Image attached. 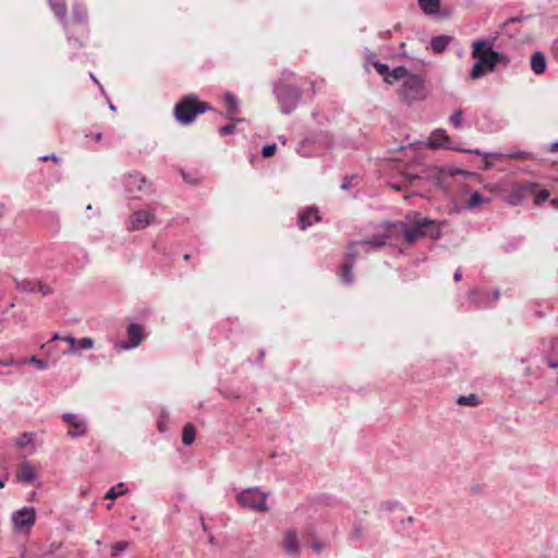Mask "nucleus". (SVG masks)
<instances>
[{
    "instance_id": "obj_42",
    "label": "nucleus",
    "mask_w": 558,
    "mask_h": 558,
    "mask_svg": "<svg viewBox=\"0 0 558 558\" xmlns=\"http://www.w3.org/2000/svg\"><path fill=\"white\" fill-rule=\"evenodd\" d=\"M311 547L315 553H319L325 548V544L322 542H314Z\"/></svg>"
},
{
    "instance_id": "obj_20",
    "label": "nucleus",
    "mask_w": 558,
    "mask_h": 558,
    "mask_svg": "<svg viewBox=\"0 0 558 558\" xmlns=\"http://www.w3.org/2000/svg\"><path fill=\"white\" fill-rule=\"evenodd\" d=\"M420 8L427 15H436L440 11V0H417Z\"/></svg>"
},
{
    "instance_id": "obj_15",
    "label": "nucleus",
    "mask_w": 558,
    "mask_h": 558,
    "mask_svg": "<svg viewBox=\"0 0 558 558\" xmlns=\"http://www.w3.org/2000/svg\"><path fill=\"white\" fill-rule=\"evenodd\" d=\"M124 184L129 193H135L144 189L146 179L138 172H131L126 175Z\"/></svg>"
},
{
    "instance_id": "obj_53",
    "label": "nucleus",
    "mask_w": 558,
    "mask_h": 558,
    "mask_svg": "<svg viewBox=\"0 0 558 558\" xmlns=\"http://www.w3.org/2000/svg\"><path fill=\"white\" fill-rule=\"evenodd\" d=\"M468 153L481 155L482 153L478 149H468Z\"/></svg>"
},
{
    "instance_id": "obj_44",
    "label": "nucleus",
    "mask_w": 558,
    "mask_h": 558,
    "mask_svg": "<svg viewBox=\"0 0 558 558\" xmlns=\"http://www.w3.org/2000/svg\"><path fill=\"white\" fill-rule=\"evenodd\" d=\"M461 278H462V271H461V269L459 268V269H457V271L454 272L453 279H454V281H456V282H458V281H460V280H461Z\"/></svg>"
},
{
    "instance_id": "obj_54",
    "label": "nucleus",
    "mask_w": 558,
    "mask_h": 558,
    "mask_svg": "<svg viewBox=\"0 0 558 558\" xmlns=\"http://www.w3.org/2000/svg\"><path fill=\"white\" fill-rule=\"evenodd\" d=\"M499 298V292L498 291H495L494 294H493V301H497Z\"/></svg>"
},
{
    "instance_id": "obj_25",
    "label": "nucleus",
    "mask_w": 558,
    "mask_h": 558,
    "mask_svg": "<svg viewBox=\"0 0 558 558\" xmlns=\"http://www.w3.org/2000/svg\"><path fill=\"white\" fill-rule=\"evenodd\" d=\"M49 4L52 9V11L54 12V14L60 19V20H64L65 17V14H66V7L64 4V2L62 1H54V0H49Z\"/></svg>"
},
{
    "instance_id": "obj_9",
    "label": "nucleus",
    "mask_w": 558,
    "mask_h": 558,
    "mask_svg": "<svg viewBox=\"0 0 558 558\" xmlns=\"http://www.w3.org/2000/svg\"><path fill=\"white\" fill-rule=\"evenodd\" d=\"M280 547L286 555L298 558L301 554V544L295 529H287L281 538Z\"/></svg>"
},
{
    "instance_id": "obj_47",
    "label": "nucleus",
    "mask_w": 558,
    "mask_h": 558,
    "mask_svg": "<svg viewBox=\"0 0 558 558\" xmlns=\"http://www.w3.org/2000/svg\"><path fill=\"white\" fill-rule=\"evenodd\" d=\"M17 364H19V362H15L14 360H9L5 362H2L3 366H11V365H17Z\"/></svg>"
},
{
    "instance_id": "obj_45",
    "label": "nucleus",
    "mask_w": 558,
    "mask_h": 558,
    "mask_svg": "<svg viewBox=\"0 0 558 558\" xmlns=\"http://www.w3.org/2000/svg\"><path fill=\"white\" fill-rule=\"evenodd\" d=\"M90 78L99 86L101 93L105 94L104 87L99 84V82L97 81V78L95 77V75L93 73H90Z\"/></svg>"
},
{
    "instance_id": "obj_11",
    "label": "nucleus",
    "mask_w": 558,
    "mask_h": 558,
    "mask_svg": "<svg viewBox=\"0 0 558 558\" xmlns=\"http://www.w3.org/2000/svg\"><path fill=\"white\" fill-rule=\"evenodd\" d=\"M62 420L70 426V429L68 430V436L70 438H78L87 434V422L81 415L73 413H64L62 415Z\"/></svg>"
},
{
    "instance_id": "obj_22",
    "label": "nucleus",
    "mask_w": 558,
    "mask_h": 558,
    "mask_svg": "<svg viewBox=\"0 0 558 558\" xmlns=\"http://www.w3.org/2000/svg\"><path fill=\"white\" fill-rule=\"evenodd\" d=\"M488 202H490L489 198H484L478 192H473L470 194L469 201L465 204V208L474 209Z\"/></svg>"
},
{
    "instance_id": "obj_8",
    "label": "nucleus",
    "mask_w": 558,
    "mask_h": 558,
    "mask_svg": "<svg viewBox=\"0 0 558 558\" xmlns=\"http://www.w3.org/2000/svg\"><path fill=\"white\" fill-rule=\"evenodd\" d=\"M276 95L282 113L288 114L295 109L300 98V93L296 87L281 86L276 89Z\"/></svg>"
},
{
    "instance_id": "obj_14",
    "label": "nucleus",
    "mask_w": 558,
    "mask_h": 558,
    "mask_svg": "<svg viewBox=\"0 0 558 558\" xmlns=\"http://www.w3.org/2000/svg\"><path fill=\"white\" fill-rule=\"evenodd\" d=\"M16 477L22 483L34 484L37 481L38 472L29 461L24 460L20 465Z\"/></svg>"
},
{
    "instance_id": "obj_12",
    "label": "nucleus",
    "mask_w": 558,
    "mask_h": 558,
    "mask_svg": "<svg viewBox=\"0 0 558 558\" xmlns=\"http://www.w3.org/2000/svg\"><path fill=\"white\" fill-rule=\"evenodd\" d=\"M129 342H117L114 349L119 352L137 348L143 340V328L137 324H131L128 327Z\"/></svg>"
},
{
    "instance_id": "obj_57",
    "label": "nucleus",
    "mask_w": 558,
    "mask_h": 558,
    "mask_svg": "<svg viewBox=\"0 0 558 558\" xmlns=\"http://www.w3.org/2000/svg\"><path fill=\"white\" fill-rule=\"evenodd\" d=\"M556 149H558V142L553 144V147H551V150H556Z\"/></svg>"
},
{
    "instance_id": "obj_16",
    "label": "nucleus",
    "mask_w": 558,
    "mask_h": 558,
    "mask_svg": "<svg viewBox=\"0 0 558 558\" xmlns=\"http://www.w3.org/2000/svg\"><path fill=\"white\" fill-rule=\"evenodd\" d=\"M448 140L446 131L438 129L432 133L426 145L433 148L449 147Z\"/></svg>"
},
{
    "instance_id": "obj_5",
    "label": "nucleus",
    "mask_w": 558,
    "mask_h": 558,
    "mask_svg": "<svg viewBox=\"0 0 558 558\" xmlns=\"http://www.w3.org/2000/svg\"><path fill=\"white\" fill-rule=\"evenodd\" d=\"M267 498L268 494L263 493L256 487L246 488L236 496L238 502L242 507L255 512L268 511V506L266 504Z\"/></svg>"
},
{
    "instance_id": "obj_40",
    "label": "nucleus",
    "mask_w": 558,
    "mask_h": 558,
    "mask_svg": "<svg viewBox=\"0 0 558 558\" xmlns=\"http://www.w3.org/2000/svg\"><path fill=\"white\" fill-rule=\"evenodd\" d=\"M234 131H235V125L234 124H227V125L221 126L219 129V133L221 135L232 134Z\"/></svg>"
},
{
    "instance_id": "obj_51",
    "label": "nucleus",
    "mask_w": 558,
    "mask_h": 558,
    "mask_svg": "<svg viewBox=\"0 0 558 558\" xmlns=\"http://www.w3.org/2000/svg\"><path fill=\"white\" fill-rule=\"evenodd\" d=\"M430 235H432V238L437 239V238H439V236H440V231H439V230H436V232H435V233H430Z\"/></svg>"
},
{
    "instance_id": "obj_19",
    "label": "nucleus",
    "mask_w": 558,
    "mask_h": 558,
    "mask_svg": "<svg viewBox=\"0 0 558 558\" xmlns=\"http://www.w3.org/2000/svg\"><path fill=\"white\" fill-rule=\"evenodd\" d=\"M452 37L449 35H440L430 39V48L435 53L444 52L451 43Z\"/></svg>"
},
{
    "instance_id": "obj_6",
    "label": "nucleus",
    "mask_w": 558,
    "mask_h": 558,
    "mask_svg": "<svg viewBox=\"0 0 558 558\" xmlns=\"http://www.w3.org/2000/svg\"><path fill=\"white\" fill-rule=\"evenodd\" d=\"M400 97L411 104L413 101L423 100L426 97L424 81L420 75L411 74L403 81L400 90Z\"/></svg>"
},
{
    "instance_id": "obj_13",
    "label": "nucleus",
    "mask_w": 558,
    "mask_h": 558,
    "mask_svg": "<svg viewBox=\"0 0 558 558\" xmlns=\"http://www.w3.org/2000/svg\"><path fill=\"white\" fill-rule=\"evenodd\" d=\"M535 187L536 184L532 182L514 184L507 196V203L511 206L519 205Z\"/></svg>"
},
{
    "instance_id": "obj_23",
    "label": "nucleus",
    "mask_w": 558,
    "mask_h": 558,
    "mask_svg": "<svg viewBox=\"0 0 558 558\" xmlns=\"http://www.w3.org/2000/svg\"><path fill=\"white\" fill-rule=\"evenodd\" d=\"M195 439V428L192 424H186L183 428L182 442L191 446Z\"/></svg>"
},
{
    "instance_id": "obj_41",
    "label": "nucleus",
    "mask_w": 558,
    "mask_h": 558,
    "mask_svg": "<svg viewBox=\"0 0 558 558\" xmlns=\"http://www.w3.org/2000/svg\"><path fill=\"white\" fill-rule=\"evenodd\" d=\"M74 16L75 19L77 20V22H83L86 17V12L83 10V11H78V8L75 7L74 9Z\"/></svg>"
},
{
    "instance_id": "obj_59",
    "label": "nucleus",
    "mask_w": 558,
    "mask_h": 558,
    "mask_svg": "<svg viewBox=\"0 0 558 558\" xmlns=\"http://www.w3.org/2000/svg\"><path fill=\"white\" fill-rule=\"evenodd\" d=\"M110 110L114 111L116 110V107L113 105H110L109 106Z\"/></svg>"
},
{
    "instance_id": "obj_49",
    "label": "nucleus",
    "mask_w": 558,
    "mask_h": 558,
    "mask_svg": "<svg viewBox=\"0 0 558 558\" xmlns=\"http://www.w3.org/2000/svg\"><path fill=\"white\" fill-rule=\"evenodd\" d=\"M50 548H51V549H54V550H58V549H60V548H61V543H52V544L50 545Z\"/></svg>"
},
{
    "instance_id": "obj_28",
    "label": "nucleus",
    "mask_w": 558,
    "mask_h": 558,
    "mask_svg": "<svg viewBox=\"0 0 558 558\" xmlns=\"http://www.w3.org/2000/svg\"><path fill=\"white\" fill-rule=\"evenodd\" d=\"M484 156L487 157V156H502V155L501 154H496V153H488V154H484ZM504 156L508 157V158H511V159H529V158H531V154L527 153V151H524V150H518V151L509 153V154H506Z\"/></svg>"
},
{
    "instance_id": "obj_31",
    "label": "nucleus",
    "mask_w": 558,
    "mask_h": 558,
    "mask_svg": "<svg viewBox=\"0 0 558 558\" xmlns=\"http://www.w3.org/2000/svg\"><path fill=\"white\" fill-rule=\"evenodd\" d=\"M130 548V543L126 541H120L111 545V556L117 557L120 554L126 551Z\"/></svg>"
},
{
    "instance_id": "obj_2",
    "label": "nucleus",
    "mask_w": 558,
    "mask_h": 558,
    "mask_svg": "<svg viewBox=\"0 0 558 558\" xmlns=\"http://www.w3.org/2000/svg\"><path fill=\"white\" fill-rule=\"evenodd\" d=\"M472 58L476 60L469 77L472 81L481 78L484 74L493 72L497 64L508 65L510 59L502 52L494 50V39L476 40L472 45Z\"/></svg>"
},
{
    "instance_id": "obj_61",
    "label": "nucleus",
    "mask_w": 558,
    "mask_h": 558,
    "mask_svg": "<svg viewBox=\"0 0 558 558\" xmlns=\"http://www.w3.org/2000/svg\"><path fill=\"white\" fill-rule=\"evenodd\" d=\"M107 508H108V509H111V508H112V504H108V505H107Z\"/></svg>"
},
{
    "instance_id": "obj_33",
    "label": "nucleus",
    "mask_w": 558,
    "mask_h": 558,
    "mask_svg": "<svg viewBox=\"0 0 558 558\" xmlns=\"http://www.w3.org/2000/svg\"><path fill=\"white\" fill-rule=\"evenodd\" d=\"M462 118H463L462 111L461 110H456L449 117V121L453 125V128L461 129L462 128Z\"/></svg>"
},
{
    "instance_id": "obj_39",
    "label": "nucleus",
    "mask_w": 558,
    "mask_h": 558,
    "mask_svg": "<svg viewBox=\"0 0 558 558\" xmlns=\"http://www.w3.org/2000/svg\"><path fill=\"white\" fill-rule=\"evenodd\" d=\"M277 146L276 144L266 145L263 148V156L264 157H270L276 153Z\"/></svg>"
},
{
    "instance_id": "obj_50",
    "label": "nucleus",
    "mask_w": 558,
    "mask_h": 558,
    "mask_svg": "<svg viewBox=\"0 0 558 558\" xmlns=\"http://www.w3.org/2000/svg\"><path fill=\"white\" fill-rule=\"evenodd\" d=\"M341 187H342L343 190L349 189V181H348V180H344V181L342 182V184H341Z\"/></svg>"
},
{
    "instance_id": "obj_27",
    "label": "nucleus",
    "mask_w": 558,
    "mask_h": 558,
    "mask_svg": "<svg viewBox=\"0 0 558 558\" xmlns=\"http://www.w3.org/2000/svg\"><path fill=\"white\" fill-rule=\"evenodd\" d=\"M124 483H119L117 486H113L111 487L107 494H106V498L107 499H117L118 497L120 496H123L126 494L128 489H124Z\"/></svg>"
},
{
    "instance_id": "obj_24",
    "label": "nucleus",
    "mask_w": 558,
    "mask_h": 558,
    "mask_svg": "<svg viewBox=\"0 0 558 558\" xmlns=\"http://www.w3.org/2000/svg\"><path fill=\"white\" fill-rule=\"evenodd\" d=\"M225 102L228 109V113L234 114L238 112L239 101L235 96L231 93L225 94Z\"/></svg>"
},
{
    "instance_id": "obj_56",
    "label": "nucleus",
    "mask_w": 558,
    "mask_h": 558,
    "mask_svg": "<svg viewBox=\"0 0 558 558\" xmlns=\"http://www.w3.org/2000/svg\"><path fill=\"white\" fill-rule=\"evenodd\" d=\"M101 137H102V134L101 133H97L95 135V141L99 142L101 140Z\"/></svg>"
},
{
    "instance_id": "obj_18",
    "label": "nucleus",
    "mask_w": 558,
    "mask_h": 558,
    "mask_svg": "<svg viewBox=\"0 0 558 558\" xmlns=\"http://www.w3.org/2000/svg\"><path fill=\"white\" fill-rule=\"evenodd\" d=\"M547 62L543 52L535 51L531 57V70L534 74L541 75L546 71Z\"/></svg>"
},
{
    "instance_id": "obj_36",
    "label": "nucleus",
    "mask_w": 558,
    "mask_h": 558,
    "mask_svg": "<svg viewBox=\"0 0 558 558\" xmlns=\"http://www.w3.org/2000/svg\"><path fill=\"white\" fill-rule=\"evenodd\" d=\"M28 363L34 364L39 369H46L48 367L47 362H45L44 360L37 359L36 356H32L28 360Z\"/></svg>"
},
{
    "instance_id": "obj_4",
    "label": "nucleus",
    "mask_w": 558,
    "mask_h": 558,
    "mask_svg": "<svg viewBox=\"0 0 558 558\" xmlns=\"http://www.w3.org/2000/svg\"><path fill=\"white\" fill-rule=\"evenodd\" d=\"M385 245L384 241H361L352 243L349 247V252L347 254L348 262L342 266L340 278L343 283L351 284L353 282L352 268L354 258L360 253H371L375 248Z\"/></svg>"
},
{
    "instance_id": "obj_30",
    "label": "nucleus",
    "mask_w": 558,
    "mask_h": 558,
    "mask_svg": "<svg viewBox=\"0 0 558 558\" xmlns=\"http://www.w3.org/2000/svg\"><path fill=\"white\" fill-rule=\"evenodd\" d=\"M376 71L384 77V81L387 84H392V80L389 78L390 69L387 64L380 63V62H374L373 63Z\"/></svg>"
},
{
    "instance_id": "obj_3",
    "label": "nucleus",
    "mask_w": 558,
    "mask_h": 558,
    "mask_svg": "<svg viewBox=\"0 0 558 558\" xmlns=\"http://www.w3.org/2000/svg\"><path fill=\"white\" fill-rule=\"evenodd\" d=\"M210 107L203 101H198L194 95L183 97L174 107V116L182 124L191 123L196 116L209 111Z\"/></svg>"
},
{
    "instance_id": "obj_1",
    "label": "nucleus",
    "mask_w": 558,
    "mask_h": 558,
    "mask_svg": "<svg viewBox=\"0 0 558 558\" xmlns=\"http://www.w3.org/2000/svg\"><path fill=\"white\" fill-rule=\"evenodd\" d=\"M435 223V220L423 218L418 213L413 211L405 216L404 221L387 223V231L375 236L372 241H384L386 243V239L402 238L405 242L412 244L426 235L427 228Z\"/></svg>"
},
{
    "instance_id": "obj_17",
    "label": "nucleus",
    "mask_w": 558,
    "mask_h": 558,
    "mask_svg": "<svg viewBox=\"0 0 558 558\" xmlns=\"http://www.w3.org/2000/svg\"><path fill=\"white\" fill-rule=\"evenodd\" d=\"M320 217L317 213L316 208L310 207L305 211L299 215V225L301 229H306L312 226L314 222L319 221Z\"/></svg>"
},
{
    "instance_id": "obj_37",
    "label": "nucleus",
    "mask_w": 558,
    "mask_h": 558,
    "mask_svg": "<svg viewBox=\"0 0 558 558\" xmlns=\"http://www.w3.org/2000/svg\"><path fill=\"white\" fill-rule=\"evenodd\" d=\"M40 292L44 296L49 295L52 293V289L46 284H44L40 280H38L37 290Z\"/></svg>"
},
{
    "instance_id": "obj_55",
    "label": "nucleus",
    "mask_w": 558,
    "mask_h": 558,
    "mask_svg": "<svg viewBox=\"0 0 558 558\" xmlns=\"http://www.w3.org/2000/svg\"><path fill=\"white\" fill-rule=\"evenodd\" d=\"M52 340L56 341V340H62V338L60 337L59 333H54L53 337H52Z\"/></svg>"
},
{
    "instance_id": "obj_34",
    "label": "nucleus",
    "mask_w": 558,
    "mask_h": 558,
    "mask_svg": "<svg viewBox=\"0 0 558 558\" xmlns=\"http://www.w3.org/2000/svg\"><path fill=\"white\" fill-rule=\"evenodd\" d=\"M78 352L81 350H90L94 347V340L89 337L82 338L78 343Z\"/></svg>"
},
{
    "instance_id": "obj_10",
    "label": "nucleus",
    "mask_w": 558,
    "mask_h": 558,
    "mask_svg": "<svg viewBox=\"0 0 558 558\" xmlns=\"http://www.w3.org/2000/svg\"><path fill=\"white\" fill-rule=\"evenodd\" d=\"M155 210L154 209H142L134 211L128 222L126 229L129 231H137L147 228L154 222Z\"/></svg>"
},
{
    "instance_id": "obj_58",
    "label": "nucleus",
    "mask_w": 558,
    "mask_h": 558,
    "mask_svg": "<svg viewBox=\"0 0 558 558\" xmlns=\"http://www.w3.org/2000/svg\"><path fill=\"white\" fill-rule=\"evenodd\" d=\"M4 487V482L2 480H0V488H3Z\"/></svg>"
},
{
    "instance_id": "obj_38",
    "label": "nucleus",
    "mask_w": 558,
    "mask_h": 558,
    "mask_svg": "<svg viewBox=\"0 0 558 558\" xmlns=\"http://www.w3.org/2000/svg\"><path fill=\"white\" fill-rule=\"evenodd\" d=\"M549 197V193L547 190H541L535 197V204H541L545 202Z\"/></svg>"
},
{
    "instance_id": "obj_21",
    "label": "nucleus",
    "mask_w": 558,
    "mask_h": 558,
    "mask_svg": "<svg viewBox=\"0 0 558 558\" xmlns=\"http://www.w3.org/2000/svg\"><path fill=\"white\" fill-rule=\"evenodd\" d=\"M37 284V279H14L15 289L21 292H35Z\"/></svg>"
},
{
    "instance_id": "obj_60",
    "label": "nucleus",
    "mask_w": 558,
    "mask_h": 558,
    "mask_svg": "<svg viewBox=\"0 0 558 558\" xmlns=\"http://www.w3.org/2000/svg\"><path fill=\"white\" fill-rule=\"evenodd\" d=\"M553 204H555L558 207V198L553 201Z\"/></svg>"
},
{
    "instance_id": "obj_32",
    "label": "nucleus",
    "mask_w": 558,
    "mask_h": 558,
    "mask_svg": "<svg viewBox=\"0 0 558 558\" xmlns=\"http://www.w3.org/2000/svg\"><path fill=\"white\" fill-rule=\"evenodd\" d=\"M63 341H65L66 343H69V349L64 352V354H68V355H74L76 353H78V347H77V343L78 341L72 337V336H65L62 338Z\"/></svg>"
},
{
    "instance_id": "obj_35",
    "label": "nucleus",
    "mask_w": 558,
    "mask_h": 558,
    "mask_svg": "<svg viewBox=\"0 0 558 558\" xmlns=\"http://www.w3.org/2000/svg\"><path fill=\"white\" fill-rule=\"evenodd\" d=\"M167 421H168V415L166 412H162L157 421V427L160 432L167 430Z\"/></svg>"
},
{
    "instance_id": "obj_48",
    "label": "nucleus",
    "mask_w": 558,
    "mask_h": 558,
    "mask_svg": "<svg viewBox=\"0 0 558 558\" xmlns=\"http://www.w3.org/2000/svg\"><path fill=\"white\" fill-rule=\"evenodd\" d=\"M43 160H54V161H58V157L54 156V155H51V156H44L41 157Z\"/></svg>"
},
{
    "instance_id": "obj_52",
    "label": "nucleus",
    "mask_w": 558,
    "mask_h": 558,
    "mask_svg": "<svg viewBox=\"0 0 558 558\" xmlns=\"http://www.w3.org/2000/svg\"><path fill=\"white\" fill-rule=\"evenodd\" d=\"M354 533H355L357 536H360V535H362L363 531H362V529H361V527H356V529H354Z\"/></svg>"
},
{
    "instance_id": "obj_26",
    "label": "nucleus",
    "mask_w": 558,
    "mask_h": 558,
    "mask_svg": "<svg viewBox=\"0 0 558 558\" xmlns=\"http://www.w3.org/2000/svg\"><path fill=\"white\" fill-rule=\"evenodd\" d=\"M411 75L405 66H397L390 70L389 78L392 80V84L401 78L407 80V76Z\"/></svg>"
},
{
    "instance_id": "obj_7",
    "label": "nucleus",
    "mask_w": 558,
    "mask_h": 558,
    "mask_svg": "<svg viewBox=\"0 0 558 558\" xmlns=\"http://www.w3.org/2000/svg\"><path fill=\"white\" fill-rule=\"evenodd\" d=\"M36 510L33 507H23L11 514L14 532L28 535L36 522Z\"/></svg>"
},
{
    "instance_id": "obj_43",
    "label": "nucleus",
    "mask_w": 558,
    "mask_h": 558,
    "mask_svg": "<svg viewBox=\"0 0 558 558\" xmlns=\"http://www.w3.org/2000/svg\"><path fill=\"white\" fill-rule=\"evenodd\" d=\"M551 351L555 354H558V338H555L551 342Z\"/></svg>"
},
{
    "instance_id": "obj_46",
    "label": "nucleus",
    "mask_w": 558,
    "mask_h": 558,
    "mask_svg": "<svg viewBox=\"0 0 558 558\" xmlns=\"http://www.w3.org/2000/svg\"><path fill=\"white\" fill-rule=\"evenodd\" d=\"M548 366L550 368H557L558 367V361H556V360H548Z\"/></svg>"
},
{
    "instance_id": "obj_29",
    "label": "nucleus",
    "mask_w": 558,
    "mask_h": 558,
    "mask_svg": "<svg viewBox=\"0 0 558 558\" xmlns=\"http://www.w3.org/2000/svg\"><path fill=\"white\" fill-rule=\"evenodd\" d=\"M459 405L475 407L480 403L478 396L471 393L469 396H461L458 398Z\"/></svg>"
}]
</instances>
